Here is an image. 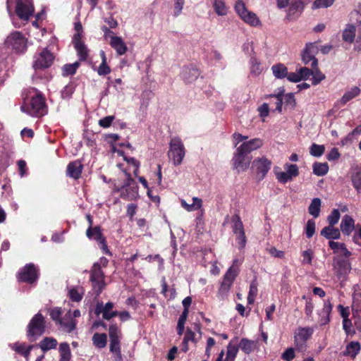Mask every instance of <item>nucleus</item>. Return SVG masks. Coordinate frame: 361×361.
<instances>
[{
  "label": "nucleus",
  "instance_id": "nucleus-52",
  "mask_svg": "<svg viewBox=\"0 0 361 361\" xmlns=\"http://www.w3.org/2000/svg\"><path fill=\"white\" fill-rule=\"evenodd\" d=\"M283 104L285 107H288L291 109H294L296 106V100L293 93H288L286 94H283Z\"/></svg>",
  "mask_w": 361,
  "mask_h": 361
},
{
  "label": "nucleus",
  "instance_id": "nucleus-41",
  "mask_svg": "<svg viewBox=\"0 0 361 361\" xmlns=\"http://www.w3.org/2000/svg\"><path fill=\"white\" fill-rule=\"evenodd\" d=\"M314 174L318 176H323L329 171V165L327 163L315 162L312 166Z\"/></svg>",
  "mask_w": 361,
  "mask_h": 361
},
{
  "label": "nucleus",
  "instance_id": "nucleus-26",
  "mask_svg": "<svg viewBox=\"0 0 361 361\" xmlns=\"http://www.w3.org/2000/svg\"><path fill=\"white\" fill-rule=\"evenodd\" d=\"M304 3L300 0L292 1L288 8L289 17H298L304 10Z\"/></svg>",
  "mask_w": 361,
  "mask_h": 361
},
{
  "label": "nucleus",
  "instance_id": "nucleus-25",
  "mask_svg": "<svg viewBox=\"0 0 361 361\" xmlns=\"http://www.w3.org/2000/svg\"><path fill=\"white\" fill-rule=\"evenodd\" d=\"M190 341L193 343L195 345H196L198 342L195 337V333L192 331L191 329L187 328L182 342L181 350L183 352L187 353L189 350L188 343Z\"/></svg>",
  "mask_w": 361,
  "mask_h": 361
},
{
  "label": "nucleus",
  "instance_id": "nucleus-3",
  "mask_svg": "<svg viewBox=\"0 0 361 361\" xmlns=\"http://www.w3.org/2000/svg\"><path fill=\"white\" fill-rule=\"evenodd\" d=\"M4 47L16 54H24L27 48V39L21 32L14 31L6 37Z\"/></svg>",
  "mask_w": 361,
  "mask_h": 361
},
{
  "label": "nucleus",
  "instance_id": "nucleus-45",
  "mask_svg": "<svg viewBox=\"0 0 361 361\" xmlns=\"http://www.w3.org/2000/svg\"><path fill=\"white\" fill-rule=\"evenodd\" d=\"M238 349V346L233 345L231 341L227 345L226 357L224 361H234L237 356Z\"/></svg>",
  "mask_w": 361,
  "mask_h": 361
},
{
  "label": "nucleus",
  "instance_id": "nucleus-22",
  "mask_svg": "<svg viewBox=\"0 0 361 361\" xmlns=\"http://www.w3.org/2000/svg\"><path fill=\"white\" fill-rule=\"evenodd\" d=\"M109 44L119 56L125 54L128 51V47L121 37L111 36Z\"/></svg>",
  "mask_w": 361,
  "mask_h": 361
},
{
  "label": "nucleus",
  "instance_id": "nucleus-43",
  "mask_svg": "<svg viewBox=\"0 0 361 361\" xmlns=\"http://www.w3.org/2000/svg\"><path fill=\"white\" fill-rule=\"evenodd\" d=\"M250 73L252 74L257 75L262 73L263 68L262 67L261 63L255 56H251L250 60Z\"/></svg>",
  "mask_w": 361,
  "mask_h": 361
},
{
  "label": "nucleus",
  "instance_id": "nucleus-34",
  "mask_svg": "<svg viewBox=\"0 0 361 361\" xmlns=\"http://www.w3.org/2000/svg\"><path fill=\"white\" fill-rule=\"evenodd\" d=\"M356 28L351 24L347 25L342 34L343 40L346 42L353 43L355 37Z\"/></svg>",
  "mask_w": 361,
  "mask_h": 361
},
{
  "label": "nucleus",
  "instance_id": "nucleus-19",
  "mask_svg": "<svg viewBox=\"0 0 361 361\" xmlns=\"http://www.w3.org/2000/svg\"><path fill=\"white\" fill-rule=\"evenodd\" d=\"M333 309V305L329 299L324 300V306L319 312V322L321 326L326 325L330 322V314Z\"/></svg>",
  "mask_w": 361,
  "mask_h": 361
},
{
  "label": "nucleus",
  "instance_id": "nucleus-15",
  "mask_svg": "<svg viewBox=\"0 0 361 361\" xmlns=\"http://www.w3.org/2000/svg\"><path fill=\"white\" fill-rule=\"evenodd\" d=\"M313 331L310 327H300L295 332L294 341L298 349L302 350L305 347L306 342L311 337Z\"/></svg>",
  "mask_w": 361,
  "mask_h": 361
},
{
  "label": "nucleus",
  "instance_id": "nucleus-35",
  "mask_svg": "<svg viewBox=\"0 0 361 361\" xmlns=\"http://www.w3.org/2000/svg\"><path fill=\"white\" fill-rule=\"evenodd\" d=\"M60 359L59 361H70L71 358V351L68 343H61L59 348Z\"/></svg>",
  "mask_w": 361,
  "mask_h": 361
},
{
  "label": "nucleus",
  "instance_id": "nucleus-55",
  "mask_svg": "<svg viewBox=\"0 0 361 361\" xmlns=\"http://www.w3.org/2000/svg\"><path fill=\"white\" fill-rule=\"evenodd\" d=\"M341 217L340 212L338 209H334L327 217L329 225L335 226L339 221Z\"/></svg>",
  "mask_w": 361,
  "mask_h": 361
},
{
  "label": "nucleus",
  "instance_id": "nucleus-56",
  "mask_svg": "<svg viewBox=\"0 0 361 361\" xmlns=\"http://www.w3.org/2000/svg\"><path fill=\"white\" fill-rule=\"evenodd\" d=\"M284 168L291 180L299 176V169L296 164H286Z\"/></svg>",
  "mask_w": 361,
  "mask_h": 361
},
{
  "label": "nucleus",
  "instance_id": "nucleus-36",
  "mask_svg": "<svg viewBox=\"0 0 361 361\" xmlns=\"http://www.w3.org/2000/svg\"><path fill=\"white\" fill-rule=\"evenodd\" d=\"M274 75L279 79H282L286 77L288 73V68L283 63H276L271 67Z\"/></svg>",
  "mask_w": 361,
  "mask_h": 361
},
{
  "label": "nucleus",
  "instance_id": "nucleus-31",
  "mask_svg": "<svg viewBox=\"0 0 361 361\" xmlns=\"http://www.w3.org/2000/svg\"><path fill=\"white\" fill-rule=\"evenodd\" d=\"M92 341L96 348H104L107 344V336L104 333H95Z\"/></svg>",
  "mask_w": 361,
  "mask_h": 361
},
{
  "label": "nucleus",
  "instance_id": "nucleus-17",
  "mask_svg": "<svg viewBox=\"0 0 361 361\" xmlns=\"http://www.w3.org/2000/svg\"><path fill=\"white\" fill-rule=\"evenodd\" d=\"M83 169V165L80 160L71 161L66 168V175L75 180L80 178Z\"/></svg>",
  "mask_w": 361,
  "mask_h": 361
},
{
  "label": "nucleus",
  "instance_id": "nucleus-29",
  "mask_svg": "<svg viewBox=\"0 0 361 361\" xmlns=\"http://www.w3.org/2000/svg\"><path fill=\"white\" fill-rule=\"evenodd\" d=\"M361 92V90L360 87L357 86H354L350 90L346 91L341 99H340V103L342 105H345L349 101L357 97Z\"/></svg>",
  "mask_w": 361,
  "mask_h": 361
},
{
  "label": "nucleus",
  "instance_id": "nucleus-57",
  "mask_svg": "<svg viewBox=\"0 0 361 361\" xmlns=\"http://www.w3.org/2000/svg\"><path fill=\"white\" fill-rule=\"evenodd\" d=\"M235 10L236 13H238V15L240 17L241 19L249 11L247 9L245 3L240 0L236 1L235 5Z\"/></svg>",
  "mask_w": 361,
  "mask_h": 361
},
{
  "label": "nucleus",
  "instance_id": "nucleus-1",
  "mask_svg": "<svg viewBox=\"0 0 361 361\" xmlns=\"http://www.w3.org/2000/svg\"><path fill=\"white\" fill-rule=\"evenodd\" d=\"M238 260L237 259L233 261L232 265L228 268L224 276L222 282L217 293V297L220 300H224L229 292L233 281L239 274Z\"/></svg>",
  "mask_w": 361,
  "mask_h": 361
},
{
  "label": "nucleus",
  "instance_id": "nucleus-42",
  "mask_svg": "<svg viewBox=\"0 0 361 361\" xmlns=\"http://www.w3.org/2000/svg\"><path fill=\"white\" fill-rule=\"evenodd\" d=\"M283 93H284V90H280L278 93L276 94H269L267 96H266V98H275L276 99V111H277L279 113H281L282 111V107H283Z\"/></svg>",
  "mask_w": 361,
  "mask_h": 361
},
{
  "label": "nucleus",
  "instance_id": "nucleus-44",
  "mask_svg": "<svg viewBox=\"0 0 361 361\" xmlns=\"http://www.w3.org/2000/svg\"><path fill=\"white\" fill-rule=\"evenodd\" d=\"M214 9L219 16H225L228 13L225 0H214L213 4Z\"/></svg>",
  "mask_w": 361,
  "mask_h": 361
},
{
  "label": "nucleus",
  "instance_id": "nucleus-51",
  "mask_svg": "<svg viewBox=\"0 0 361 361\" xmlns=\"http://www.w3.org/2000/svg\"><path fill=\"white\" fill-rule=\"evenodd\" d=\"M351 308L353 315L361 313V295L355 294L353 295Z\"/></svg>",
  "mask_w": 361,
  "mask_h": 361
},
{
  "label": "nucleus",
  "instance_id": "nucleus-64",
  "mask_svg": "<svg viewBox=\"0 0 361 361\" xmlns=\"http://www.w3.org/2000/svg\"><path fill=\"white\" fill-rule=\"evenodd\" d=\"M114 120V116H105L99 121V125L102 128H109V126H111Z\"/></svg>",
  "mask_w": 361,
  "mask_h": 361
},
{
  "label": "nucleus",
  "instance_id": "nucleus-63",
  "mask_svg": "<svg viewBox=\"0 0 361 361\" xmlns=\"http://www.w3.org/2000/svg\"><path fill=\"white\" fill-rule=\"evenodd\" d=\"M302 263L303 264H311L312 257H313V251L311 249H308L305 250L302 253Z\"/></svg>",
  "mask_w": 361,
  "mask_h": 361
},
{
  "label": "nucleus",
  "instance_id": "nucleus-4",
  "mask_svg": "<svg viewBox=\"0 0 361 361\" xmlns=\"http://www.w3.org/2000/svg\"><path fill=\"white\" fill-rule=\"evenodd\" d=\"M109 350L114 355L116 361H123L121 353V340L122 338L121 331L116 324H111L109 326Z\"/></svg>",
  "mask_w": 361,
  "mask_h": 361
},
{
  "label": "nucleus",
  "instance_id": "nucleus-5",
  "mask_svg": "<svg viewBox=\"0 0 361 361\" xmlns=\"http://www.w3.org/2000/svg\"><path fill=\"white\" fill-rule=\"evenodd\" d=\"M185 155V148L181 139L178 137L171 138L168 152L169 160L173 161L174 166H179L182 164Z\"/></svg>",
  "mask_w": 361,
  "mask_h": 361
},
{
  "label": "nucleus",
  "instance_id": "nucleus-8",
  "mask_svg": "<svg viewBox=\"0 0 361 361\" xmlns=\"http://www.w3.org/2000/svg\"><path fill=\"white\" fill-rule=\"evenodd\" d=\"M105 276L99 265L93 264L90 270V281L92 282V289L97 295L101 294L105 287Z\"/></svg>",
  "mask_w": 361,
  "mask_h": 361
},
{
  "label": "nucleus",
  "instance_id": "nucleus-18",
  "mask_svg": "<svg viewBox=\"0 0 361 361\" xmlns=\"http://www.w3.org/2000/svg\"><path fill=\"white\" fill-rule=\"evenodd\" d=\"M66 333L70 334L76 329L77 321L72 317L71 312L68 311L58 324Z\"/></svg>",
  "mask_w": 361,
  "mask_h": 361
},
{
  "label": "nucleus",
  "instance_id": "nucleus-20",
  "mask_svg": "<svg viewBox=\"0 0 361 361\" xmlns=\"http://www.w3.org/2000/svg\"><path fill=\"white\" fill-rule=\"evenodd\" d=\"M200 75V70L192 66L184 67L181 73L182 78L186 83L194 82Z\"/></svg>",
  "mask_w": 361,
  "mask_h": 361
},
{
  "label": "nucleus",
  "instance_id": "nucleus-33",
  "mask_svg": "<svg viewBox=\"0 0 361 361\" xmlns=\"http://www.w3.org/2000/svg\"><path fill=\"white\" fill-rule=\"evenodd\" d=\"M80 66V61H75L73 63H66L63 66L62 70V75L63 77H68L71 75H73L76 73L77 70Z\"/></svg>",
  "mask_w": 361,
  "mask_h": 361
},
{
  "label": "nucleus",
  "instance_id": "nucleus-48",
  "mask_svg": "<svg viewBox=\"0 0 361 361\" xmlns=\"http://www.w3.org/2000/svg\"><path fill=\"white\" fill-rule=\"evenodd\" d=\"M312 84L313 85H317L321 82L322 80H324L326 76L323 74L318 68V65L315 68H312Z\"/></svg>",
  "mask_w": 361,
  "mask_h": 361
},
{
  "label": "nucleus",
  "instance_id": "nucleus-62",
  "mask_svg": "<svg viewBox=\"0 0 361 361\" xmlns=\"http://www.w3.org/2000/svg\"><path fill=\"white\" fill-rule=\"evenodd\" d=\"M312 74V69H310L307 67H302L298 70V75H299V78H300V80L308 79L310 78V76H311Z\"/></svg>",
  "mask_w": 361,
  "mask_h": 361
},
{
  "label": "nucleus",
  "instance_id": "nucleus-59",
  "mask_svg": "<svg viewBox=\"0 0 361 361\" xmlns=\"http://www.w3.org/2000/svg\"><path fill=\"white\" fill-rule=\"evenodd\" d=\"M315 233V221L312 219H309L305 226V234L307 238H311Z\"/></svg>",
  "mask_w": 361,
  "mask_h": 361
},
{
  "label": "nucleus",
  "instance_id": "nucleus-46",
  "mask_svg": "<svg viewBox=\"0 0 361 361\" xmlns=\"http://www.w3.org/2000/svg\"><path fill=\"white\" fill-rule=\"evenodd\" d=\"M74 47H75V49L77 51V54L78 55L79 60L80 61H86L88 58V52H89V50L87 49L86 45L84 43L79 44H78Z\"/></svg>",
  "mask_w": 361,
  "mask_h": 361
},
{
  "label": "nucleus",
  "instance_id": "nucleus-60",
  "mask_svg": "<svg viewBox=\"0 0 361 361\" xmlns=\"http://www.w3.org/2000/svg\"><path fill=\"white\" fill-rule=\"evenodd\" d=\"M236 235L235 240L238 245V247L240 250L243 249L247 243V238L245 235V231H242L241 232L238 233Z\"/></svg>",
  "mask_w": 361,
  "mask_h": 361
},
{
  "label": "nucleus",
  "instance_id": "nucleus-30",
  "mask_svg": "<svg viewBox=\"0 0 361 361\" xmlns=\"http://www.w3.org/2000/svg\"><path fill=\"white\" fill-rule=\"evenodd\" d=\"M58 343L56 338L52 337H45L37 345L43 352L56 348Z\"/></svg>",
  "mask_w": 361,
  "mask_h": 361
},
{
  "label": "nucleus",
  "instance_id": "nucleus-47",
  "mask_svg": "<svg viewBox=\"0 0 361 361\" xmlns=\"http://www.w3.org/2000/svg\"><path fill=\"white\" fill-rule=\"evenodd\" d=\"M242 20L252 26H257L258 25H260V20L259 18L257 16V15L252 12L248 11L246 15L243 17Z\"/></svg>",
  "mask_w": 361,
  "mask_h": 361
},
{
  "label": "nucleus",
  "instance_id": "nucleus-54",
  "mask_svg": "<svg viewBox=\"0 0 361 361\" xmlns=\"http://www.w3.org/2000/svg\"><path fill=\"white\" fill-rule=\"evenodd\" d=\"M325 150V147L324 145H317L316 143H313L310 147V153L312 156L315 157H321Z\"/></svg>",
  "mask_w": 361,
  "mask_h": 361
},
{
  "label": "nucleus",
  "instance_id": "nucleus-27",
  "mask_svg": "<svg viewBox=\"0 0 361 361\" xmlns=\"http://www.w3.org/2000/svg\"><path fill=\"white\" fill-rule=\"evenodd\" d=\"M334 226H325L321 231V235L325 237L326 239H339L341 237L340 230L337 228H334Z\"/></svg>",
  "mask_w": 361,
  "mask_h": 361
},
{
  "label": "nucleus",
  "instance_id": "nucleus-13",
  "mask_svg": "<svg viewBox=\"0 0 361 361\" xmlns=\"http://www.w3.org/2000/svg\"><path fill=\"white\" fill-rule=\"evenodd\" d=\"M271 161L266 157L255 159L252 162V167L255 169L259 180H263L270 170Z\"/></svg>",
  "mask_w": 361,
  "mask_h": 361
},
{
  "label": "nucleus",
  "instance_id": "nucleus-24",
  "mask_svg": "<svg viewBox=\"0 0 361 361\" xmlns=\"http://www.w3.org/2000/svg\"><path fill=\"white\" fill-rule=\"evenodd\" d=\"M86 236L90 240H95L97 243L106 238L102 233L101 226L88 227L86 230Z\"/></svg>",
  "mask_w": 361,
  "mask_h": 361
},
{
  "label": "nucleus",
  "instance_id": "nucleus-7",
  "mask_svg": "<svg viewBox=\"0 0 361 361\" xmlns=\"http://www.w3.org/2000/svg\"><path fill=\"white\" fill-rule=\"evenodd\" d=\"M27 113L35 117L43 116L47 113L45 98L42 93H37L32 97L30 104L27 106Z\"/></svg>",
  "mask_w": 361,
  "mask_h": 361
},
{
  "label": "nucleus",
  "instance_id": "nucleus-10",
  "mask_svg": "<svg viewBox=\"0 0 361 361\" xmlns=\"http://www.w3.org/2000/svg\"><path fill=\"white\" fill-rule=\"evenodd\" d=\"M39 275V269L33 263L25 264L18 273L17 279L20 282L32 284Z\"/></svg>",
  "mask_w": 361,
  "mask_h": 361
},
{
  "label": "nucleus",
  "instance_id": "nucleus-14",
  "mask_svg": "<svg viewBox=\"0 0 361 361\" xmlns=\"http://www.w3.org/2000/svg\"><path fill=\"white\" fill-rule=\"evenodd\" d=\"M243 151H240L239 148L236 149L232 161L233 168L238 170V172L244 171L248 168L250 164V158Z\"/></svg>",
  "mask_w": 361,
  "mask_h": 361
},
{
  "label": "nucleus",
  "instance_id": "nucleus-40",
  "mask_svg": "<svg viewBox=\"0 0 361 361\" xmlns=\"http://www.w3.org/2000/svg\"><path fill=\"white\" fill-rule=\"evenodd\" d=\"M232 230L235 234L244 230V226L240 216L238 214H235L231 217Z\"/></svg>",
  "mask_w": 361,
  "mask_h": 361
},
{
  "label": "nucleus",
  "instance_id": "nucleus-49",
  "mask_svg": "<svg viewBox=\"0 0 361 361\" xmlns=\"http://www.w3.org/2000/svg\"><path fill=\"white\" fill-rule=\"evenodd\" d=\"M329 245L331 249L334 250V252H336V250L338 248H341V251L343 252V255L345 257H349L351 255V252L346 248L344 243H340L334 241H329Z\"/></svg>",
  "mask_w": 361,
  "mask_h": 361
},
{
  "label": "nucleus",
  "instance_id": "nucleus-2",
  "mask_svg": "<svg viewBox=\"0 0 361 361\" xmlns=\"http://www.w3.org/2000/svg\"><path fill=\"white\" fill-rule=\"evenodd\" d=\"M46 329V321L44 317L38 312L30 319L27 326L26 336L30 342L35 341L42 336Z\"/></svg>",
  "mask_w": 361,
  "mask_h": 361
},
{
  "label": "nucleus",
  "instance_id": "nucleus-39",
  "mask_svg": "<svg viewBox=\"0 0 361 361\" xmlns=\"http://www.w3.org/2000/svg\"><path fill=\"white\" fill-rule=\"evenodd\" d=\"M352 184L357 192H361V165L355 169L351 177Z\"/></svg>",
  "mask_w": 361,
  "mask_h": 361
},
{
  "label": "nucleus",
  "instance_id": "nucleus-37",
  "mask_svg": "<svg viewBox=\"0 0 361 361\" xmlns=\"http://www.w3.org/2000/svg\"><path fill=\"white\" fill-rule=\"evenodd\" d=\"M114 307V304L112 302H108L104 306V314L102 317L104 319L110 320L113 317H115L118 315V312L116 310H112Z\"/></svg>",
  "mask_w": 361,
  "mask_h": 361
},
{
  "label": "nucleus",
  "instance_id": "nucleus-23",
  "mask_svg": "<svg viewBox=\"0 0 361 361\" xmlns=\"http://www.w3.org/2000/svg\"><path fill=\"white\" fill-rule=\"evenodd\" d=\"M340 228L344 235H350L355 228L354 219L348 214L344 215L341 220Z\"/></svg>",
  "mask_w": 361,
  "mask_h": 361
},
{
  "label": "nucleus",
  "instance_id": "nucleus-61",
  "mask_svg": "<svg viewBox=\"0 0 361 361\" xmlns=\"http://www.w3.org/2000/svg\"><path fill=\"white\" fill-rule=\"evenodd\" d=\"M295 357L294 349L289 348L286 349L281 355V358L286 361H291Z\"/></svg>",
  "mask_w": 361,
  "mask_h": 361
},
{
  "label": "nucleus",
  "instance_id": "nucleus-21",
  "mask_svg": "<svg viewBox=\"0 0 361 361\" xmlns=\"http://www.w3.org/2000/svg\"><path fill=\"white\" fill-rule=\"evenodd\" d=\"M263 145V140L260 138H254L243 142L238 148L244 153L248 154L254 150L260 148Z\"/></svg>",
  "mask_w": 361,
  "mask_h": 361
},
{
  "label": "nucleus",
  "instance_id": "nucleus-53",
  "mask_svg": "<svg viewBox=\"0 0 361 361\" xmlns=\"http://www.w3.org/2000/svg\"><path fill=\"white\" fill-rule=\"evenodd\" d=\"M62 310L61 307H54L50 310L49 315L51 319L58 325L63 319L61 318Z\"/></svg>",
  "mask_w": 361,
  "mask_h": 361
},
{
  "label": "nucleus",
  "instance_id": "nucleus-58",
  "mask_svg": "<svg viewBox=\"0 0 361 361\" xmlns=\"http://www.w3.org/2000/svg\"><path fill=\"white\" fill-rule=\"evenodd\" d=\"M334 0H315L312 8L317 9L320 8H328L333 5Z\"/></svg>",
  "mask_w": 361,
  "mask_h": 361
},
{
  "label": "nucleus",
  "instance_id": "nucleus-12",
  "mask_svg": "<svg viewBox=\"0 0 361 361\" xmlns=\"http://www.w3.org/2000/svg\"><path fill=\"white\" fill-rule=\"evenodd\" d=\"M54 56L47 48H44L35 56L33 62V68L35 70H42L49 68L54 61Z\"/></svg>",
  "mask_w": 361,
  "mask_h": 361
},
{
  "label": "nucleus",
  "instance_id": "nucleus-32",
  "mask_svg": "<svg viewBox=\"0 0 361 361\" xmlns=\"http://www.w3.org/2000/svg\"><path fill=\"white\" fill-rule=\"evenodd\" d=\"M360 349L361 346L358 341H351L346 345L344 355L354 358L359 353Z\"/></svg>",
  "mask_w": 361,
  "mask_h": 361
},
{
  "label": "nucleus",
  "instance_id": "nucleus-38",
  "mask_svg": "<svg viewBox=\"0 0 361 361\" xmlns=\"http://www.w3.org/2000/svg\"><path fill=\"white\" fill-rule=\"evenodd\" d=\"M321 204V200L318 197H315L312 200L308 207L309 213L314 218H317L319 216Z\"/></svg>",
  "mask_w": 361,
  "mask_h": 361
},
{
  "label": "nucleus",
  "instance_id": "nucleus-6",
  "mask_svg": "<svg viewBox=\"0 0 361 361\" xmlns=\"http://www.w3.org/2000/svg\"><path fill=\"white\" fill-rule=\"evenodd\" d=\"M16 2L15 12L18 17L23 20H28L35 12L33 0H6L7 8H9Z\"/></svg>",
  "mask_w": 361,
  "mask_h": 361
},
{
  "label": "nucleus",
  "instance_id": "nucleus-11",
  "mask_svg": "<svg viewBox=\"0 0 361 361\" xmlns=\"http://www.w3.org/2000/svg\"><path fill=\"white\" fill-rule=\"evenodd\" d=\"M318 51L317 42L307 43L301 54L302 62L305 65L311 62V67L315 68L318 65V60L315 57Z\"/></svg>",
  "mask_w": 361,
  "mask_h": 361
},
{
  "label": "nucleus",
  "instance_id": "nucleus-16",
  "mask_svg": "<svg viewBox=\"0 0 361 361\" xmlns=\"http://www.w3.org/2000/svg\"><path fill=\"white\" fill-rule=\"evenodd\" d=\"M334 269L338 279L344 278L350 272L351 267L350 262L344 259L334 261Z\"/></svg>",
  "mask_w": 361,
  "mask_h": 361
},
{
  "label": "nucleus",
  "instance_id": "nucleus-28",
  "mask_svg": "<svg viewBox=\"0 0 361 361\" xmlns=\"http://www.w3.org/2000/svg\"><path fill=\"white\" fill-rule=\"evenodd\" d=\"M257 347V343L255 341H251L245 338H243L240 343L238 348L241 349L245 354L249 355L252 353Z\"/></svg>",
  "mask_w": 361,
  "mask_h": 361
},
{
  "label": "nucleus",
  "instance_id": "nucleus-50",
  "mask_svg": "<svg viewBox=\"0 0 361 361\" xmlns=\"http://www.w3.org/2000/svg\"><path fill=\"white\" fill-rule=\"evenodd\" d=\"M257 292V283L256 281H252L250 285V290L247 295V303L249 305L254 303Z\"/></svg>",
  "mask_w": 361,
  "mask_h": 361
},
{
  "label": "nucleus",
  "instance_id": "nucleus-9",
  "mask_svg": "<svg viewBox=\"0 0 361 361\" xmlns=\"http://www.w3.org/2000/svg\"><path fill=\"white\" fill-rule=\"evenodd\" d=\"M126 176V180L123 183V190L120 197L128 201H132L137 199L138 197L139 186L135 180L131 177L130 173L124 171Z\"/></svg>",
  "mask_w": 361,
  "mask_h": 361
}]
</instances>
